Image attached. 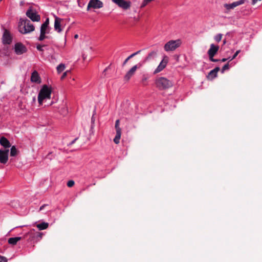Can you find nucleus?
<instances>
[{"label":"nucleus","mask_w":262,"mask_h":262,"mask_svg":"<svg viewBox=\"0 0 262 262\" xmlns=\"http://www.w3.org/2000/svg\"><path fill=\"white\" fill-rule=\"evenodd\" d=\"M46 206V205H42L40 207V209L39 210H42V209H43L44 207Z\"/></svg>","instance_id":"nucleus-44"},{"label":"nucleus","mask_w":262,"mask_h":262,"mask_svg":"<svg viewBox=\"0 0 262 262\" xmlns=\"http://www.w3.org/2000/svg\"><path fill=\"white\" fill-rule=\"evenodd\" d=\"M156 55H157V51H151L146 56V57L145 59V61L149 60L151 59L155 58Z\"/></svg>","instance_id":"nucleus-22"},{"label":"nucleus","mask_w":262,"mask_h":262,"mask_svg":"<svg viewBox=\"0 0 262 262\" xmlns=\"http://www.w3.org/2000/svg\"><path fill=\"white\" fill-rule=\"evenodd\" d=\"M241 52V50H238L237 51H236V52L234 54V55H233V56L231 57V58L230 59V61H231L233 59H234V58H236V57L238 55V54Z\"/></svg>","instance_id":"nucleus-33"},{"label":"nucleus","mask_w":262,"mask_h":262,"mask_svg":"<svg viewBox=\"0 0 262 262\" xmlns=\"http://www.w3.org/2000/svg\"><path fill=\"white\" fill-rule=\"evenodd\" d=\"M121 132H117L115 137L114 139V142L115 144H118L120 142V139L121 136Z\"/></svg>","instance_id":"nucleus-24"},{"label":"nucleus","mask_w":262,"mask_h":262,"mask_svg":"<svg viewBox=\"0 0 262 262\" xmlns=\"http://www.w3.org/2000/svg\"><path fill=\"white\" fill-rule=\"evenodd\" d=\"M82 57H83V60H85V59H86V57L85 56V55H84V54H83V55H82Z\"/></svg>","instance_id":"nucleus-46"},{"label":"nucleus","mask_w":262,"mask_h":262,"mask_svg":"<svg viewBox=\"0 0 262 262\" xmlns=\"http://www.w3.org/2000/svg\"><path fill=\"white\" fill-rule=\"evenodd\" d=\"M9 149H0V163L6 164L8 160Z\"/></svg>","instance_id":"nucleus-13"},{"label":"nucleus","mask_w":262,"mask_h":262,"mask_svg":"<svg viewBox=\"0 0 262 262\" xmlns=\"http://www.w3.org/2000/svg\"><path fill=\"white\" fill-rule=\"evenodd\" d=\"M229 69V64L228 63H226L225 64L222 68V70H221V72L222 73H223L226 70H228Z\"/></svg>","instance_id":"nucleus-32"},{"label":"nucleus","mask_w":262,"mask_h":262,"mask_svg":"<svg viewBox=\"0 0 262 262\" xmlns=\"http://www.w3.org/2000/svg\"><path fill=\"white\" fill-rule=\"evenodd\" d=\"M92 122H94V120H93V117H92Z\"/></svg>","instance_id":"nucleus-50"},{"label":"nucleus","mask_w":262,"mask_h":262,"mask_svg":"<svg viewBox=\"0 0 262 262\" xmlns=\"http://www.w3.org/2000/svg\"><path fill=\"white\" fill-rule=\"evenodd\" d=\"M61 19L55 16V21H54V29L55 30L57 31L58 32H60L62 31V29L61 28Z\"/></svg>","instance_id":"nucleus-18"},{"label":"nucleus","mask_w":262,"mask_h":262,"mask_svg":"<svg viewBox=\"0 0 262 262\" xmlns=\"http://www.w3.org/2000/svg\"><path fill=\"white\" fill-rule=\"evenodd\" d=\"M46 33H45L40 32V36L38 37V40L39 41H42L45 38H47L48 37L46 36Z\"/></svg>","instance_id":"nucleus-27"},{"label":"nucleus","mask_w":262,"mask_h":262,"mask_svg":"<svg viewBox=\"0 0 262 262\" xmlns=\"http://www.w3.org/2000/svg\"><path fill=\"white\" fill-rule=\"evenodd\" d=\"M17 152H18V150L16 148L15 146H13L11 148L10 156H12V157H14V156L17 155Z\"/></svg>","instance_id":"nucleus-25"},{"label":"nucleus","mask_w":262,"mask_h":262,"mask_svg":"<svg viewBox=\"0 0 262 262\" xmlns=\"http://www.w3.org/2000/svg\"><path fill=\"white\" fill-rule=\"evenodd\" d=\"M155 84L158 89L162 90L171 87L173 85V83L166 78L160 77L156 79Z\"/></svg>","instance_id":"nucleus-3"},{"label":"nucleus","mask_w":262,"mask_h":262,"mask_svg":"<svg viewBox=\"0 0 262 262\" xmlns=\"http://www.w3.org/2000/svg\"><path fill=\"white\" fill-rule=\"evenodd\" d=\"M220 69L219 67H216L212 70L210 71L207 76V78L209 80H213L216 78L217 76V73L220 71Z\"/></svg>","instance_id":"nucleus-17"},{"label":"nucleus","mask_w":262,"mask_h":262,"mask_svg":"<svg viewBox=\"0 0 262 262\" xmlns=\"http://www.w3.org/2000/svg\"><path fill=\"white\" fill-rule=\"evenodd\" d=\"M112 1L118 5V7L124 10L129 9L131 6V2L130 1H125L124 0H112Z\"/></svg>","instance_id":"nucleus-8"},{"label":"nucleus","mask_w":262,"mask_h":262,"mask_svg":"<svg viewBox=\"0 0 262 262\" xmlns=\"http://www.w3.org/2000/svg\"><path fill=\"white\" fill-rule=\"evenodd\" d=\"M137 65L133 66L125 74L124 77V80L128 81L130 78L135 74L137 69L139 68Z\"/></svg>","instance_id":"nucleus-14"},{"label":"nucleus","mask_w":262,"mask_h":262,"mask_svg":"<svg viewBox=\"0 0 262 262\" xmlns=\"http://www.w3.org/2000/svg\"><path fill=\"white\" fill-rule=\"evenodd\" d=\"M209 60L212 62H218L220 61V59H214L213 57H212V58H209Z\"/></svg>","instance_id":"nucleus-40"},{"label":"nucleus","mask_w":262,"mask_h":262,"mask_svg":"<svg viewBox=\"0 0 262 262\" xmlns=\"http://www.w3.org/2000/svg\"><path fill=\"white\" fill-rule=\"evenodd\" d=\"M182 44L181 39L170 40L167 42L164 46V49L166 52L174 51L180 47Z\"/></svg>","instance_id":"nucleus-4"},{"label":"nucleus","mask_w":262,"mask_h":262,"mask_svg":"<svg viewBox=\"0 0 262 262\" xmlns=\"http://www.w3.org/2000/svg\"><path fill=\"white\" fill-rule=\"evenodd\" d=\"M128 59L127 58L123 62V66H124L126 63L128 61Z\"/></svg>","instance_id":"nucleus-41"},{"label":"nucleus","mask_w":262,"mask_h":262,"mask_svg":"<svg viewBox=\"0 0 262 262\" xmlns=\"http://www.w3.org/2000/svg\"><path fill=\"white\" fill-rule=\"evenodd\" d=\"M21 239V237H11L8 239V242L10 245H15Z\"/></svg>","instance_id":"nucleus-20"},{"label":"nucleus","mask_w":262,"mask_h":262,"mask_svg":"<svg viewBox=\"0 0 262 262\" xmlns=\"http://www.w3.org/2000/svg\"><path fill=\"white\" fill-rule=\"evenodd\" d=\"M30 80L32 82L37 84H40L41 82V78L36 71H34L32 73Z\"/></svg>","instance_id":"nucleus-15"},{"label":"nucleus","mask_w":262,"mask_h":262,"mask_svg":"<svg viewBox=\"0 0 262 262\" xmlns=\"http://www.w3.org/2000/svg\"><path fill=\"white\" fill-rule=\"evenodd\" d=\"M66 68L65 64L63 63H60L56 68L57 72L58 74H60L63 72Z\"/></svg>","instance_id":"nucleus-23"},{"label":"nucleus","mask_w":262,"mask_h":262,"mask_svg":"<svg viewBox=\"0 0 262 262\" xmlns=\"http://www.w3.org/2000/svg\"><path fill=\"white\" fill-rule=\"evenodd\" d=\"M168 62L167 57L166 56L160 63L154 71V73H158L162 71L166 66Z\"/></svg>","instance_id":"nucleus-16"},{"label":"nucleus","mask_w":262,"mask_h":262,"mask_svg":"<svg viewBox=\"0 0 262 262\" xmlns=\"http://www.w3.org/2000/svg\"><path fill=\"white\" fill-rule=\"evenodd\" d=\"M42 233L36 231L34 229H31L25 234L24 238H26L29 242L34 239H36L37 242L42 238Z\"/></svg>","instance_id":"nucleus-5"},{"label":"nucleus","mask_w":262,"mask_h":262,"mask_svg":"<svg viewBox=\"0 0 262 262\" xmlns=\"http://www.w3.org/2000/svg\"><path fill=\"white\" fill-rule=\"evenodd\" d=\"M52 91L51 86H49L47 84H44L41 86L37 97L39 105H42L43 102L51 99Z\"/></svg>","instance_id":"nucleus-1"},{"label":"nucleus","mask_w":262,"mask_h":262,"mask_svg":"<svg viewBox=\"0 0 262 262\" xmlns=\"http://www.w3.org/2000/svg\"><path fill=\"white\" fill-rule=\"evenodd\" d=\"M53 103V101H51V103H49V104H48V105H52V104Z\"/></svg>","instance_id":"nucleus-47"},{"label":"nucleus","mask_w":262,"mask_h":262,"mask_svg":"<svg viewBox=\"0 0 262 262\" xmlns=\"http://www.w3.org/2000/svg\"><path fill=\"white\" fill-rule=\"evenodd\" d=\"M103 7V3L99 0H90L88 7L87 10H89L90 8L94 9H98Z\"/></svg>","instance_id":"nucleus-10"},{"label":"nucleus","mask_w":262,"mask_h":262,"mask_svg":"<svg viewBox=\"0 0 262 262\" xmlns=\"http://www.w3.org/2000/svg\"><path fill=\"white\" fill-rule=\"evenodd\" d=\"M75 184V182L73 180H70L67 183V186L69 187H72V186H74Z\"/></svg>","instance_id":"nucleus-36"},{"label":"nucleus","mask_w":262,"mask_h":262,"mask_svg":"<svg viewBox=\"0 0 262 262\" xmlns=\"http://www.w3.org/2000/svg\"><path fill=\"white\" fill-rule=\"evenodd\" d=\"M34 25L27 18H20L18 23V30L22 34H27L33 31Z\"/></svg>","instance_id":"nucleus-2"},{"label":"nucleus","mask_w":262,"mask_h":262,"mask_svg":"<svg viewBox=\"0 0 262 262\" xmlns=\"http://www.w3.org/2000/svg\"><path fill=\"white\" fill-rule=\"evenodd\" d=\"M152 0H143L141 5V8L145 7L149 3L151 2Z\"/></svg>","instance_id":"nucleus-31"},{"label":"nucleus","mask_w":262,"mask_h":262,"mask_svg":"<svg viewBox=\"0 0 262 262\" xmlns=\"http://www.w3.org/2000/svg\"><path fill=\"white\" fill-rule=\"evenodd\" d=\"M0 144L5 148H9L11 146V144L9 140L4 137L1 138Z\"/></svg>","instance_id":"nucleus-19"},{"label":"nucleus","mask_w":262,"mask_h":262,"mask_svg":"<svg viewBox=\"0 0 262 262\" xmlns=\"http://www.w3.org/2000/svg\"><path fill=\"white\" fill-rule=\"evenodd\" d=\"M26 15L33 21H39L40 19V16L37 14L35 10H33L30 7L26 12Z\"/></svg>","instance_id":"nucleus-7"},{"label":"nucleus","mask_w":262,"mask_h":262,"mask_svg":"<svg viewBox=\"0 0 262 262\" xmlns=\"http://www.w3.org/2000/svg\"><path fill=\"white\" fill-rule=\"evenodd\" d=\"M14 51L17 55H21L27 51V49L21 42H17L14 45Z\"/></svg>","instance_id":"nucleus-9"},{"label":"nucleus","mask_w":262,"mask_h":262,"mask_svg":"<svg viewBox=\"0 0 262 262\" xmlns=\"http://www.w3.org/2000/svg\"><path fill=\"white\" fill-rule=\"evenodd\" d=\"M219 50V46L217 45H215L213 43L211 44L210 49L208 50L207 52V54L209 56V58H212L213 57L214 55L217 53V51Z\"/></svg>","instance_id":"nucleus-12"},{"label":"nucleus","mask_w":262,"mask_h":262,"mask_svg":"<svg viewBox=\"0 0 262 262\" xmlns=\"http://www.w3.org/2000/svg\"><path fill=\"white\" fill-rule=\"evenodd\" d=\"M141 52V50H139L134 53H133L132 54H131L130 55H129L127 58L128 59H130V58H133V57H134L135 55L138 54L140 52Z\"/></svg>","instance_id":"nucleus-35"},{"label":"nucleus","mask_w":262,"mask_h":262,"mask_svg":"<svg viewBox=\"0 0 262 262\" xmlns=\"http://www.w3.org/2000/svg\"><path fill=\"white\" fill-rule=\"evenodd\" d=\"M8 259L3 256L0 255V262H7Z\"/></svg>","instance_id":"nucleus-38"},{"label":"nucleus","mask_w":262,"mask_h":262,"mask_svg":"<svg viewBox=\"0 0 262 262\" xmlns=\"http://www.w3.org/2000/svg\"><path fill=\"white\" fill-rule=\"evenodd\" d=\"M3 43L4 45H10L12 40V38L10 32L7 30H5L3 37Z\"/></svg>","instance_id":"nucleus-11"},{"label":"nucleus","mask_w":262,"mask_h":262,"mask_svg":"<svg viewBox=\"0 0 262 262\" xmlns=\"http://www.w3.org/2000/svg\"><path fill=\"white\" fill-rule=\"evenodd\" d=\"M78 37V34H76L74 35V38H77Z\"/></svg>","instance_id":"nucleus-45"},{"label":"nucleus","mask_w":262,"mask_h":262,"mask_svg":"<svg viewBox=\"0 0 262 262\" xmlns=\"http://www.w3.org/2000/svg\"><path fill=\"white\" fill-rule=\"evenodd\" d=\"M246 0H239L236 2H234L231 4H224L223 5L225 8L224 13L226 14L229 13L231 10L233 9L237 6L244 4Z\"/></svg>","instance_id":"nucleus-6"},{"label":"nucleus","mask_w":262,"mask_h":262,"mask_svg":"<svg viewBox=\"0 0 262 262\" xmlns=\"http://www.w3.org/2000/svg\"><path fill=\"white\" fill-rule=\"evenodd\" d=\"M42 25H43L45 26H46L47 27H49V19L48 18H47L46 19V20H45V21L42 24Z\"/></svg>","instance_id":"nucleus-39"},{"label":"nucleus","mask_w":262,"mask_h":262,"mask_svg":"<svg viewBox=\"0 0 262 262\" xmlns=\"http://www.w3.org/2000/svg\"><path fill=\"white\" fill-rule=\"evenodd\" d=\"M141 52V50H139L134 53H133L132 54H131L130 55H129L127 58L128 59H130V58H133V57H134L135 55L138 54L140 52Z\"/></svg>","instance_id":"nucleus-34"},{"label":"nucleus","mask_w":262,"mask_h":262,"mask_svg":"<svg viewBox=\"0 0 262 262\" xmlns=\"http://www.w3.org/2000/svg\"><path fill=\"white\" fill-rule=\"evenodd\" d=\"M231 58V57H229L227 58V59H228V60L229 61H230V59Z\"/></svg>","instance_id":"nucleus-49"},{"label":"nucleus","mask_w":262,"mask_h":262,"mask_svg":"<svg viewBox=\"0 0 262 262\" xmlns=\"http://www.w3.org/2000/svg\"><path fill=\"white\" fill-rule=\"evenodd\" d=\"M40 32L49 33V27L48 28L46 26H45L41 25V27H40Z\"/></svg>","instance_id":"nucleus-26"},{"label":"nucleus","mask_w":262,"mask_h":262,"mask_svg":"<svg viewBox=\"0 0 262 262\" xmlns=\"http://www.w3.org/2000/svg\"><path fill=\"white\" fill-rule=\"evenodd\" d=\"M47 47L46 45H37L36 46V49H37V50H38L39 51H40V52H43L44 50L43 49V47Z\"/></svg>","instance_id":"nucleus-28"},{"label":"nucleus","mask_w":262,"mask_h":262,"mask_svg":"<svg viewBox=\"0 0 262 262\" xmlns=\"http://www.w3.org/2000/svg\"><path fill=\"white\" fill-rule=\"evenodd\" d=\"M36 226L39 230H42L46 229L48 227L49 224L48 223L42 222L40 224H37Z\"/></svg>","instance_id":"nucleus-21"},{"label":"nucleus","mask_w":262,"mask_h":262,"mask_svg":"<svg viewBox=\"0 0 262 262\" xmlns=\"http://www.w3.org/2000/svg\"><path fill=\"white\" fill-rule=\"evenodd\" d=\"M228 59H227V58H223L221 60H220V61H222V62H225L227 60H228Z\"/></svg>","instance_id":"nucleus-42"},{"label":"nucleus","mask_w":262,"mask_h":262,"mask_svg":"<svg viewBox=\"0 0 262 262\" xmlns=\"http://www.w3.org/2000/svg\"><path fill=\"white\" fill-rule=\"evenodd\" d=\"M78 139V138H75L74 140H73L71 143V144H73L75 143V142Z\"/></svg>","instance_id":"nucleus-43"},{"label":"nucleus","mask_w":262,"mask_h":262,"mask_svg":"<svg viewBox=\"0 0 262 262\" xmlns=\"http://www.w3.org/2000/svg\"><path fill=\"white\" fill-rule=\"evenodd\" d=\"M226 42V39L223 41V44L225 45Z\"/></svg>","instance_id":"nucleus-48"},{"label":"nucleus","mask_w":262,"mask_h":262,"mask_svg":"<svg viewBox=\"0 0 262 262\" xmlns=\"http://www.w3.org/2000/svg\"><path fill=\"white\" fill-rule=\"evenodd\" d=\"M222 37V34H218L214 37V39L216 42H219L221 40Z\"/></svg>","instance_id":"nucleus-29"},{"label":"nucleus","mask_w":262,"mask_h":262,"mask_svg":"<svg viewBox=\"0 0 262 262\" xmlns=\"http://www.w3.org/2000/svg\"><path fill=\"white\" fill-rule=\"evenodd\" d=\"M70 72V70H67L66 72H64L63 73V74L62 75V76H61V80L63 79L67 76L68 74Z\"/></svg>","instance_id":"nucleus-37"},{"label":"nucleus","mask_w":262,"mask_h":262,"mask_svg":"<svg viewBox=\"0 0 262 262\" xmlns=\"http://www.w3.org/2000/svg\"><path fill=\"white\" fill-rule=\"evenodd\" d=\"M120 125V121L118 119L115 122V128H116V131H121V128L119 127Z\"/></svg>","instance_id":"nucleus-30"}]
</instances>
